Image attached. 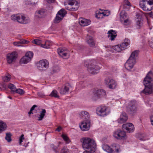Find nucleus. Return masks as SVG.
Returning a JSON list of instances; mask_svg holds the SVG:
<instances>
[{
	"label": "nucleus",
	"mask_w": 153,
	"mask_h": 153,
	"mask_svg": "<svg viewBox=\"0 0 153 153\" xmlns=\"http://www.w3.org/2000/svg\"><path fill=\"white\" fill-rule=\"evenodd\" d=\"M153 77L152 72L150 71L148 73L143 80V83L145 88L142 92L146 95H149L153 92Z\"/></svg>",
	"instance_id": "f257e3e1"
},
{
	"label": "nucleus",
	"mask_w": 153,
	"mask_h": 153,
	"mask_svg": "<svg viewBox=\"0 0 153 153\" xmlns=\"http://www.w3.org/2000/svg\"><path fill=\"white\" fill-rule=\"evenodd\" d=\"M80 141L82 146L85 150H87L89 153H94L96 150V144L95 141L89 137L81 138Z\"/></svg>",
	"instance_id": "f03ea898"
},
{
	"label": "nucleus",
	"mask_w": 153,
	"mask_h": 153,
	"mask_svg": "<svg viewBox=\"0 0 153 153\" xmlns=\"http://www.w3.org/2000/svg\"><path fill=\"white\" fill-rule=\"evenodd\" d=\"M84 66L88 67L87 70L88 71L92 74H95L98 73V71L100 68V66L95 63V62H93L90 65V67H89V62L88 61H85L84 62Z\"/></svg>",
	"instance_id": "7ed1b4c3"
},
{
	"label": "nucleus",
	"mask_w": 153,
	"mask_h": 153,
	"mask_svg": "<svg viewBox=\"0 0 153 153\" xmlns=\"http://www.w3.org/2000/svg\"><path fill=\"white\" fill-rule=\"evenodd\" d=\"M78 0H71L67 2L68 5L71 6L68 7L67 4L65 3V8L70 11H74L77 10L79 7V3Z\"/></svg>",
	"instance_id": "20e7f679"
},
{
	"label": "nucleus",
	"mask_w": 153,
	"mask_h": 153,
	"mask_svg": "<svg viewBox=\"0 0 153 153\" xmlns=\"http://www.w3.org/2000/svg\"><path fill=\"white\" fill-rule=\"evenodd\" d=\"M153 5V0H140L139 5L144 11H149L152 10L151 6Z\"/></svg>",
	"instance_id": "39448f33"
},
{
	"label": "nucleus",
	"mask_w": 153,
	"mask_h": 153,
	"mask_svg": "<svg viewBox=\"0 0 153 153\" xmlns=\"http://www.w3.org/2000/svg\"><path fill=\"white\" fill-rule=\"evenodd\" d=\"M112 148L107 144H104L102 146L103 149L106 152L109 153H119L120 147L119 146L115 143L111 145Z\"/></svg>",
	"instance_id": "423d86ee"
},
{
	"label": "nucleus",
	"mask_w": 153,
	"mask_h": 153,
	"mask_svg": "<svg viewBox=\"0 0 153 153\" xmlns=\"http://www.w3.org/2000/svg\"><path fill=\"white\" fill-rule=\"evenodd\" d=\"M126 110L127 112L130 114L133 115L135 114L137 110L136 101L134 100L130 101L126 107Z\"/></svg>",
	"instance_id": "0eeeda50"
},
{
	"label": "nucleus",
	"mask_w": 153,
	"mask_h": 153,
	"mask_svg": "<svg viewBox=\"0 0 153 153\" xmlns=\"http://www.w3.org/2000/svg\"><path fill=\"white\" fill-rule=\"evenodd\" d=\"M33 53L31 51L26 53L25 55L21 58L19 62L21 64H27L30 62L33 57Z\"/></svg>",
	"instance_id": "6e6552de"
},
{
	"label": "nucleus",
	"mask_w": 153,
	"mask_h": 153,
	"mask_svg": "<svg viewBox=\"0 0 153 153\" xmlns=\"http://www.w3.org/2000/svg\"><path fill=\"white\" fill-rule=\"evenodd\" d=\"M11 18L13 20H16L18 22L26 24L29 21L27 19H26L24 16L20 14L13 15L11 16Z\"/></svg>",
	"instance_id": "1a4fd4ad"
},
{
	"label": "nucleus",
	"mask_w": 153,
	"mask_h": 153,
	"mask_svg": "<svg viewBox=\"0 0 153 153\" xmlns=\"http://www.w3.org/2000/svg\"><path fill=\"white\" fill-rule=\"evenodd\" d=\"M113 136L117 139L124 140L126 138V132L120 129H117L113 133Z\"/></svg>",
	"instance_id": "9d476101"
},
{
	"label": "nucleus",
	"mask_w": 153,
	"mask_h": 153,
	"mask_svg": "<svg viewBox=\"0 0 153 153\" xmlns=\"http://www.w3.org/2000/svg\"><path fill=\"white\" fill-rule=\"evenodd\" d=\"M109 112V110L106 107L100 106L97 108L96 110L97 114L102 117L106 116Z\"/></svg>",
	"instance_id": "9b49d317"
},
{
	"label": "nucleus",
	"mask_w": 153,
	"mask_h": 153,
	"mask_svg": "<svg viewBox=\"0 0 153 153\" xmlns=\"http://www.w3.org/2000/svg\"><path fill=\"white\" fill-rule=\"evenodd\" d=\"M106 94L105 90L102 89H99L94 92L92 99L93 100H96L100 98L104 97Z\"/></svg>",
	"instance_id": "f8f14e48"
},
{
	"label": "nucleus",
	"mask_w": 153,
	"mask_h": 153,
	"mask_svg": "<svg viewBox=\"0 0 153 153\" xmlns=\"http://www.w3.org/2000/svg\"><path fill=\"white\" fill-rule=\"evenodd\" d=\"M66 13L67 12L65 9H61L56 14L54 19V22L56 23L59 22L63 19Z\"/></svg>",
	"instance_id": "ddd939ff"
},
{
	"label": "nucleus",
	"mask_w": 153,
	"mask_h": 153,
	"mask_svg": "<svg viewBox=\"0 0 153 153\" xmlns=\"http://www.w3.org/2000/svg\"><path fill=\"white\" fill-rule=\"evenodd\" d=\"M49 63L48 61L45 59L40 60L37 64V67L39 70H45L49 67Z\"/></svg>",
	"instance_id": "4468645a"
},
{
	"label": "nucleus",
	"mask_w": 153,
	"mask_h": 153,
	"mask_svg": "<svg viewBox=\"0 0 153 153\" xmlns=\"http://www.w3.org/2000/svg\"><path fill=\"white\" fill-rule=\"evenodd\" d=\"M58 53L59 55L63 59H67L69 58L68 51L65 48H60L57 49Z\"/></svg>",
	"instance_id": "2eb2a0df"
},
{
	"label": "nucleus",
	"mask_w": 153,
	"mask_h": 153,
	"mask_svg": "<svg viewBox=\"0 0 153 153\" xmlns=\"http://www.w3.org/2000/svg\"><path fill=\"white\" fill-rule=\"evenodd\" d=\"M17 53L16 52H13L11 53H8L7 56V62L11 64L15 62L17 58Z\"/></svg>",
	"instance_id": "dca6fc26"
},
{
	"label": "nucleus",
	"mask_w": 153,
	"mask_h": 153,
	"mask_svg": "<svg viewBox=\"0 0 153 153\" xmlns=\"http://www.w3.org/2000/svg\"><path fill=\"white\" fill-rule=\"evenodd\" d=\"M105 83L108 85V87L110 89H114L117 85L115 81L112 79L109 78H106L105 79Z\"/></svg>",
	"instance_id": "f3484780"
},
{
	"label": "nucleus",
	"mask_w": 153,
	"mask_h": 153,
	"mask_svg": "<svg viewBox=\"0 0 153 153\" xmlns=\"http://www.w3.org/2000/svg\"><path fill=\"white\" fill-rule=\"evenodd\" d=\"M123 129H125L129 133L132 132L134 131V127L132 123H129L123 124L122 126Z\"/></svg>",
	"instance_id": "a211bd4d"
},
{
	"label": "nucleus",
	"mask_w": 153,
	"mask_h": 153,
	"mask_svg": "<svg viewBox=\"0 0 153 153\" xmlns=\"http://www.w3.org/2000/svg\"><path fill=\"white\" fill-rule=\"evenodd\" d=\"M136 62L134 59H131L129 58L125 65V68L128 70H129L133 68Z\"/></svg>",
	"instance_id": "6ab92c4d"
},
{
	"label": "nucleus",
	"mask_w": 153,
	"mask_h": 153,
	"mask_svg": "<svg viewBox=\"0 0 153 153\" xmlns=\"http://www.w3.org/2000/svg\"><path fill=\"white\" fill-rule=\"evenodd\" d=\"M81 129L83 131H86L88 130L90 127V120L87 121H83L79 125Z\"/></svg>",
	"instance_id": "aec40b11"
},
{
	"label": "nucleus",
	"mask_w": 153,
	"mask_h": 153,
	"mask_svg": "<svg viewBox=\"0 0 153 153\" xmlns=\"http://www.w3.org/2000/svg\"><path fill=\"white\" fill-rule=\"evenodd\" d=\"M79 117L83 119L84 121L90 120V116L88 112L85 111H82L79 114Z\"/></svg>",
	"instance_id": "412c9836"
},
{
	"label": "nucleus",
	"mask_w": 153,
	"mask_h": 153,
	"mask_svg": "<svg viewBox=\"0 0 153 153\" xmlns=\"http://www.w3.org/2000/svg\"><path fill=\"white\" fill-rule=\"evenodd\" d=\"M79 22L80 25L83 26H88L91 23L90 20L82 18H79Z\"/></svg>",
	"instance_id": "4be33fe9"
},
{
	"label": "nucleus",
	"mask_w": 153,
	"mask_h": 153,
	"mask_svg": "<svg viewBox=\"0 0 153 153\" xmlns=\"http://www.w3.org/2000/svg\"><path fill=\"white\" fill-rule=\"evenodd\" d=\"M69 87L70 86L68 84H65L63 85L60 90V93L62 95L66 94L69 92Z\"/></svg>",
	"instance_id": "5701e85b"
},
{
	"label": "nucleus",
	"mask_w": 153,
	"mask_h": 153,
	"mask_svg": "<svg viewBox=\"0 0 153 153\" xmlns=\"http://www.w3.org/2000/svg\"><path fill=\"white\" fill-rule=\"evenodd\" d=\"M107 34H108V37L109 38V39L111 41L114 40L117 36L115 31L112 30H111L108 31Z\"/></svg>",
	"instance_id": "b1692460"
},
{
	"label": "nucleus",
	"mask_w": 153,
	"mask_h": 153,
	"mask_svg": "<svg viewBox=\"0 0 153 153\" xmlns=\"http://www.w3.org/2000/svg\"><path fill=\"white\" fill-rule=\"evenodd\" d=\"M45 10L41 9L37 10L35 13V17L36 18H42L44 16Z\"/></svg>",
	"instance_id": "393cba45"
},
{
	"label": "nucleus",
	"mask_w": 153,
	"mask_h": 153,
	"mask_svg": "<svg viewBox=\"0 0 153 153\" xmlns=\"http://www.w3.org/2000/svg\"><path fill=\"white\" fill-rule=\"evenodd\" d=\"M128 119L126 114L125 112H123L120 116V118L118 120V122L120 123H122L125 122Z\"/></svg>",
	"instance_id": "a878e982"
},
{
	"label": "nucleus",
	"mask_w": 153,
	"mask_h": 153,
	"mask_svg": "<svg viewBox=\"0 0 153 153\" xmlns=\"http://www.w3.org/2000/svg\"><path fill=\"white\" fill-rule=\"evenodd\" d=\"M86 42L91 47H94L95 45L94 40L92 37L87 35L86 37Z\"/></svg>",
	"instance_id": "bb28decb"
},
{
	"label": "nucleus",
	"mask_w": 153,
	"mask_h": 153,
	"mask_svg": "<svg viewBox=\"0 0 153 153\" xmlns=\"http://www.w3.org/2000/svg\"><path fill=\"white\" fill-rule=\"evenodd\" d=\"M130 43V41L128 39H125L120 45L121 47L122 48L123 50L126 48L127 46H128Z\"/></svg>",
	"instance_id": "cd10ccee"
},
{
	"label": "nucleus",
	"mask_w": 153,
	"mask_h": 153,
	"mask_svg": "<svg viewBox=\"0 0 153 153\" xmlns=\"http://www.w3.org/2000/svg\"><path fill=\"white\" fill-rule=\"evenodd\" d=\"M138 53V51L136 50L134 51L131 53L129 58L132 59H134L136 61V58L137 56Z\"/></svg>",
	"instance_id": "c85d7f7f"
},
{
	"label": "nucleus",
	"mask_w": 153,
	"mask_h": 153,
	"mask_svg": "<svg viewBox=\"0 0 153 153\" xmlns=\"http://www.w3.org/2000/svg\"><path fill=\"white\" fill-rule=\"evenodd\" d=\"M120 15L121 22L123 21V20L128 18L127 13L125 12V11L123 10L120 13Z\"/></svg>",
	"instance_id": "c756f323"
},
{
	"label": "nucleus",
	"mask_w": 153,
	"mask_h": 153,
	"mask_svg": "<svg viewBox=\"0 0 153 153\" xmlns=\"http://www.w3.org/2000/svg\"><path fill=\"white\" fill-rule=\"evenodd\" d=\"M7 127L6 123L2 121H0V133L5 130Z\"/></svg>",
	"instance_id": "7c9ffc66"
},
{
	"label": "nucleus",
	"mask_w": 153,
	"mask_h": 153,
	"mask_svg": "<svg viewBox=\"0 0 153 153\" xmlns=\"http://www.w3.org/2000/svg\"><path fill=\"white\" fill-rule=\"evenodd\" d=\"M46 113V110L45 109H42V111L40 112L39 116L38 117V120L39 121L42 120L45 115Z\"/></svg>",
	"instance_id": "2f4dec72"
},
{
	"label": "nucleus",
	"mask_w": 153,
	"mask_h": 153,
	"mask_svg": "<svg viewBox=\"0 0 153 153\" xmlns=\"http://www.w3.org/2000/svg\"><path fill=\"white\" fill-rule=\"evenodd\" d=\"M143 20L141 18H137L136 19V27L137 28H140L143 25Z\"/></svg>",
	"instance_id": "473e14b6"
},
{
	"label": "nucleus",
	"mask_w": 153,
	"mask_h": 153,
	"mask_svg": "<svg viewBox=\"0 0 153 153\" xmlns=\"http://www.w3.org/2000/svg\"><path fill=\"white\" fill-rule=\"evenodd\" d=\"M49 96L51 97H53L55 98L59 97V96L58 94V92L56 90H53L49 95Z\"/></svg>",
	"instance_id": "72a5a7b5"
},
{
	"label": "nucleus",
	"mask_w": 153,
	"mask_h": 153,
	"mask_svg": "<svg viewBox=\"0 0 153 153\" xmlns=\"http://www.w3.org/2000/svg\"><path fill=\"white\" fill-rule=\"evenodd\" d=\"M113 49L115 51V52H119L123 50V48L121 47L120 45H117L113 47Z\"/></svg>",
	"instance_id": "f704fd0d"
},
{
	"label": "nucleus",
	"mask_w": 153,
	"mask_h": 153,
	"mask_svg": "<svg viewBox=\"0 0 153 153\" xmlns=\"http://www.w3.org/2000/svg\"><path fill=\"white\" fill-rule=\"evenodd\" d=\"M51 45L50 41H47L45 42L44 44L41 45V47L45 48H50V46Z\"/></svg>",
	"instance_id": "c9c22d12"
},
{
	"label": "nucleus",
	"mask_w": 153,
	"mask_h": 153,
	"mask_svg": "<svg viewBox=\"0 0 153 153\" xmlns=\"http://www.w3.org/2000/svg\"><path fill=\"white\" fill-rule=\"evenodd\" d=\"M6 136L5 137V139L8 142H10L12 141L11 136L12 135L10 133H7L6 134Z\"/></svg>",
	"instance_id": "e433bc0d"
},
{
	"label": "nucleus",
	"mask_w": 153,
	"mask_h": 153,
	"mask_svg": "<svg viewBox=\"0 0 153 153\" xmlns=\"http://www.w3.org/2000/svg\"><path fill=\"white\" fill-rule=\"evenodd\" d=\"M8 88L11 89L12 91L14 92L16 90V86L13 84L11 83H9L8 85Z\"/></svg>",
	"instance_id": "4c0bfd02"
},
{
	"label": "nucleus",
	"mask_w": 153,
	"mask_h": 153,
	"mask_svg": "<svg viewBox=\"0 0 153 153\" xmlns=\"http://www.w3.org/2000/svg\"><path fill=\"white\" fill-rule=\"evenodd\" d=\"M51 148L54 151L55 153H59L58 147L55 146L53 144L50 145Z\"/></svg>",
	"instance_id": "58836bf2"
},
{
	"label": "nucleus",
	"mask_w": 153,
	"mask_h": 153,
	"mask_svg": "<svg viewBox=\"0 0 153 153\" xmlns=\"http://www.w3.org/2000/svg\"><path fill=\"white\" fill-rule=\"evenodd\" d=\"M33 43L37 45H40L41 46L42 44V42L40 40L38 39H35L33 40L32 41Z\"/></svg>",
	"instance_id": "ea45409f"
},
{
	"label": "nucleus",
	"mask_w": 153,
	"mask_h": 153,
	"mask_svg": "<svg viewBox=\"0 0 153 153\" xmlns=\"http://www.w3.org/2000/svg\"><path fill=\"white\" fill-rule=\"evenodd\" d=\"M131 5V4L128 0H124L123 6L124 9H127L126 8V6H130Z\"/></svg>",
	"instance_id": "a19ab883"
},
{
	"label": "nucleus",
	"mask_w": 153,
	"mask_h": 153,
	"mask_svg": "<svg viewBox=\"0 0 153 153\" xmlns=\"http://www.w3.org/2000/svg\"><path fill=\"white\" fill-rule=\"evenodd\" d=\"M103 12L101 13L98 12V13L96 14V17L98 19H101L103 18Z\"/></svg>",
	"instance_id": "79ce46f5"
},
{
	"label": "nucleus",
	"mask_w": 153,
	"mask_h": 153,
	"mask_svg": "<svg viewBox=\"0 0 153 153\" xmlns=\"http://www.w3.org/2000/svg\"><path fill=\"white\" fill-rule=\"evenodd\" d=\"M60 70V68L58 66L53 67L52 69V71L53 73L58 72Z\"/></svg>",
	"instance_id": "37998d69"
},
{
	"label": "nucleus",
	"mask_w": 153,
	"mask_h": 153,
	"mask_svg": "<svg viewBox=\"0 0 153 153\" xmlns=\"http://www.w3.org/2000/svg\"><path fill=\"white\" fill-rule=\"evenodd\" d=\"M124 25H128L129 24L130 22L128 19V18L126 19L123 20V21L121 22Z\"/></svg>",
	"instance_id": "c03bdc74"
},
{
	"label": "nucleus",
	"mask_w": 153,
	"mask_h": 153,
	"mask_svg": "<svg viewBox=\"0 0 153 153\" xmlns=\"http://www.w3.org/2000/svg\"><path fill=\"white\" fill-rule=\"evenodd\" d=\"M15 93H18L20 94H22L24 93V91L23 90L21 89H18L16 90Z\"/></svg>",
	"instance_id": "a18cd8bd"
},
{
	"label": "nucleus",
	"mask_w": 153,
	"mask_h": 153,
	"mask_svg": "<svg viewBox=\"0 0 153 153\" xmlns=\"http://www.w3.org/2000/svg\"><path fill=\"white\" fill-rule=\"evenodd\" d=\"M11 77L10 75L5 76L3 78V79L4 82H7L9 81Z\"/></svg>",
	"instance_id": "49530a36"
},
{
	"label": "nucleus",
	"mask_w": 153,
	"mask_h": 153,
	"mask_svg": "<svg viewBox=\"0 0 153 153\" xmlns=\"http://www.w3.org/2000/svg\"><path fill=\"white\" fill-rule=\"evenodd\" d=\"M84 82L83 81H81L79 83L77 84L76 86L77 87H79L80 88H82L85 86L84 85Z\"/></svg>",
	"instance_id": "de8ad7c7"
},
{
	"label": "nucleus",
	"mask_w": 153,
	"mask_h": 153,
	"mask_svg": "<svg viewBox=\"0 0 153 153\" xmlns=\"http://www.w3.org/2000/svg\"><path fill=\"white\" fill-rule=\"evenodd\" d=\"M20 45L22 44H27L29 43V41L24 39H21L19 41Z\"/></svg>",
	"instance_id": "09e8293b"
},
{
	"label": "nucleus",
	"mask_w": 153,
	"mask_h": 153,
	"mask_svg": "<svg viewBox=\"0 0 153 153\" xmlns=\"http://www.w3.org/2000/svg\"><path fill=\"white\" fill-rule=\"evenodd\" d=\"M62 136L65 141L68 143L69 141V139L66 135L63 134L62 135Z\"/></svg>",
	"instance_id": "8fccbe9b"
},
{
	"label": "nucleus",
	"mask_w": 153,
	"mask_h": 153,
	"mask_svg": "<svg viewBox=\"0 0 153 153\" xmlns=\"http://www.w3.org/2000/svg\"><path fill=\"white\" fill-rule=\"evenodd\" d=\"M61 153H68V149L65 146L64 147L61 149Z\"/></svg>",
	"instance_id": "3c124183"
},
{
	"label": "nucleus",
	"mask_w": 153,
	"mask_h": 153,
	"mask_svg": "<svg viewBox=\"0 0 153 153\" xmlns=\"http://www.w3.org/2000/svg\"><path fill=\"white\" fill-rule=\"evenodd\" d=\"M13 44L15 46L17 47L21 46V45H20L19 41V42H13Z\"/></svg>",
	"instance_id": "603ef678"
},
{
	"label": "nucleus",
	"mask_w": 153,
	"mask_h": 153,
	"mask_svg": "<svg viewBox=\"0 0 153 153\" xmlns=\"http://www.w3.org/2000/svg\"><path fill=\"white\" fill-rule=\"evenodd\" d=\"M149 44L150 46L153 48V38H152L151 40L149 41Z\"/></svg>",
	"instance_id": "864d4df0"
},
{
	"label": "nucleus",
	"mask_w": 153,
	"mask_h": 153,
	"mask_svg": "<svg viewBox=\"0 0 153 153\" xmlns=\"http://www.w3.org/2000/svg\"><path fill=\"white\" fill-rule=\"evenodd\" d=\"M25 138L24 137V135L23 134H22L21 135L20 137L19 138V144L20 145V144L22 142V140L24 139Z\"/></svg>",
	"instance_id": "5fc2aeb1"
},
{
	"label": "nucleus",
	"mask_w": 153,
	"mask_h": 153,
	"mask_svg": "<svg viewBox=\"0 0 153 153\" xmlns=\"http://www.w3.org/2000/svg\"><path fill=\"white\" fill-rule=\"evenodd\" d=\"M37 94L39 96L41 97H42L44 96V94L42 92H38Z\"/></svg>",
	"instance_id": "6e6d98bb"
},
{
	"label": "nucleus",
	"mask_w": 153,
	"mask_h": 153,
	"mask_svg": "<svg viewBox=\"0 0 153 153\" xmlns=\"http://www.w3.org/2000/svg\"><path fill=\"white\" fill-rule=\"evenodd\" d=\"M62 129V127H61L60 126H59L56 129L55 131H57L58 132H59Z\"/></svg>",
	"instance_id": "4d7b16f0"
},
{
	"label": "nucleus",
	"mask_w": 153,
	"mask_h": 153,
	"mask_svg": "<svg viewBox=\"0 0 153 153\" xmlns=\"http://www.w3.org/2000/svg\"><path fill=\"white\" fill-rule=\"evenodd\" d=\"M37 107V106L36 105H33L32 107L31 108H30V111H33V110L35 108H36V107Z\"/></svg>",
	"instance_id": "13d9d810"
},
{
	"label": "nucleus",
	"mask_w": 153,
	"mask_h": 153,
	"mask_svg": "<svg viewBox=\"0 0 153 153\" xmlns=\"http://www.w3.org/2000/svg\"><path fill=\"white\" fill-rule=\"evenodd\" d=\"M47 1L48 3H52L54 2V0H47Z\"/></svg>",
	"instance_id": "bf43d9fd"
},
{
	"label": "nucleus",
	"mask_w": 153,
	"mask_h": 153,
	"mask_svg": "<svg viewBox=\"0 0 153 153\" xmlns=\"http://www.w3.org/2000/svg\"><path fill=\"white\" fill-rule=\"evenodd\" d=\"M151 123L153 122V115H151L150 117Z\"/></svg>",
	"instance_id": "052dcab7"
},
{
	"label": "nucleus",
	"mask_w": 153,
	"mask_h": 153,
	"mask_svg": "<svg viewBox=\"0 0 153 153\" xmlns=\"http://www.w3.org/2000/svg\"><path fill=\"white\" fill-rule=\"evenodd\" d=\"M145 136H146L145 134H144L143 135L142 137H143V138H144L145 137ZM140 140H145V139H144L143 138H140Z\"/></svg>",
	"instance_id": "680f3d73"
},
{
	"label": "nucleus",
	"mask_w": 153,
	"mask_h": 153,
	"mask_svg": "<svg viewBox=\"0 0 153 153\" xmlns=\"http://www.w3.org/2000/svg\"><path fill=\"white\" fill-rule=\"evenodd\" d=\"M82 153H89V152L88 150H85V151H84Z\"/></svg>",
	"instance_id": "e2e57ef3"
},
{
	"label": "nucleus",
	"mask_w": 153,
	"mask_h": 153,
	"mask_svg": "<svg viewBox=\"0 0 153 153\" xmlns=\"http://www.w3.org/2000/svg\"><path fill=\"white\" fill-rule=\"evenodd\" d=\"M32 111H31L30 110V111L29 112H28V114H33V113H32Z\"/></svg>",
	"instance_id": "0e129e2a"
},
{
	"label": "nucleus",
	"mask_w": 153,
	"mask_h": 153,
	"mask_svg": "<svg viewBox=\"0 0 153 153\" xmlns=\"http://www.w3.org/2000/svg\"><path fill=\"white\" fill-rule=\"evenodd\" d=\"M103 17L104 16H107V15H106V14H105V13H104V12H103Z\"/></svg>",
	"instance_id": "69168bd1"
},
{
	"label": "nucleus",
	"mask_w": 153,
	"mask_h": 153,
	"mask_svg": "<svg viewBox=\"0 0 153 153\" xmlns=\"http://www.w3.org/2000/svg\"><path fill=\"white\" fill-rule=\"evenodd\" d=\"M2 86L3 87H4V88H5V86H6L4 84Z\"/></svg>",
	"instance_id": "338daca9"
},
{
	"label": "nucleus",
	"mask_w": 153,
	"mask_h": 153,
	"mask_svg": "<svg viewBox=\"0 0 153 153\" xmlns=\"http://www.w3.org/2000/svg\"><path fill=\"white\" fill-rule=\"evenodd\" d=\"M8 98H9V99H12V98L11 97H10V96L8 97Z\"/></svg>",
	"instance_id": "774afa93"
}]
</instances>
